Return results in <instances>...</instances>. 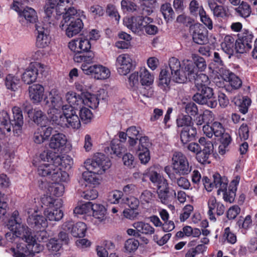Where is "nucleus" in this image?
Wrapping results in <instances>:
<instances>
[{
	"instance_id": "nucleus-46",
	"label": "nucleus",
	"mask_w": 257,
	"mask_h": 257,
	"mask_svg": "<svg viewBox=\"0 0 257 257\" xmlns=\"http://www.w3.org/2000/svg\"><path fill=\"white\" fill-rule=\"evenodd\" d=\"M236 15L245 18L248 17L251 12L250 6L246 2H242L239 6L234 9Z\"/></svg>"
},
{
	"instance_id": "nucleus-50",
	"label": "nucleus",
	"mask_w": 257,
	"mask_h": 257,
	"mask_svg": "<svg viewBox=\"0 0 257 257\" xmlns=\"http://www.w3.org/2000/svg\"><path fill=\"white\" fill-rule=\"evenodd\" d=\"M0 122L8 133L11 131V120L9 113L6 110L0 111Z\"/></svg>"
},
{
	"instance_id": "nucleus-57",
	"label": "nucleus",
	"mask_w": 257,
	"mask_h": 257,
	"mask_svg": "<svg viewBox=\"0 0 257 257\" xmlns=\"http://www.w3.org/2000/svg\"><path fill=\"white\" fill-rule=\"evenodd\" d=\"M139 242L134 238H130L126 240L124 243V248L128 252L135 251L139 246Z\"/></svg>"
},
{
	"instance_id": "nucleus-25",
	"label": "nucleus",
	"mask_w": 257,
	"mask_h": 257,
	"mask_svg": "<svg viewBox=\"0 0 257 257\" xmlns=\"http://www.w3.org/2000/svg\"><path fill=\"white\" fill-rule=\"evenodd\" d=\"M28 90L30 99L33 103L40 104L44 98V87L41 84H35L29 86Z\"/></svg>"
},
{
	"instance_id": "nucleus-11",
	"label": "nucleus",
	"mask_w": 257,
	"mask_h": 257,
	"mask_svg": "<svg viewBox=\"0 0 257 257\" xmlns=\"http://www.w3.org/2000/svg\"><path fill=\"white\" fill-rule=\"evenodd\" d=\"M89 64L84 63L81 65V68L84 74L91 75L96 79H105L109 77L110 71L106 67L100 64Z\"/></svg>"
},
{
	"instance_id": "nucleus-34",
	"label": "nucleus",
	"mask_w": 257,
	"mask_h": 257,
	"mask_svg": "<svg viewBox=\"0 0 257 257\" xmlns=\"http://www.w3.org/2000/svg\"><path fill=\"white\" fill-rule=\"evenodd\" d=\"M10 251L14 257H26L30 255L28 244L24 243H18L16 248L12 247Z\"/></svg>"
},
{
	"instance_id": "nucleus-42",
	"label": "nucleus",
	"mask_w": 257,
	"mask_h": 257,
	"mask_svg": "<svg viewBox=\"0 0 257 257\" xmlns=\"http://www.w3.org/2000/svg\"><path fill=\"white\" fill-rule=\"evenodd\" d=\"M92 211L93 216L99 221L105 219L106 210L103 205L99 204H93Z\"/></svg>"
},
{
	"instance_id": "nucleus-12",
	"label": "nucleus",
	"mask_w": 257,
	"mask_h": 257,
	"mask_svg": "<svg viewBox=\"0 0 257 257\" xmlns=\"http://www.w3.org/2000/svg\"><path fill=\"white\" fill-rule=\"evenodd\" d=\"M26 211L28 214L27 223L30 226L36 229L45 228L47 226V219L38 214L37 209L27 207Z\"/></svg>"
},
{
	"instance_id": "nucleus-37",
	"label": "nucleus",
	"mask_w": 257,
	"mask_h": 257,
	"mask_svg": "<svg viewBox=\"0 0 257 257\" xmlns=\"http://www.w3.org/2000/svg\"><path fill=\"white\" fill-rule=\"evenodd\" d=\"M133 226L137 229L140 235L141 233L146 235H151L155 232L154 228L149 223L143 221L135 222Z\"/></svg>"
},
{
	"instance_id": "nucleus-29",
	"label": "nucleus",
	"mask_w": 257,
	"mask_h": 257,
	"mask_svg": "<svg viewBox=\"0 0 257 257\" xmlns=\"http://www.w3.org/2000/svg\"><path fill=\"white\" fill-rule=\"evenodd\" d=\"M238 184L237 180H233L231 182L228 189L225 187L224 190L221 191L223 193V199L225 202L231 203L234 201Z\"/></svg>"
},
{
	"instance_id": "nucleus-58",
	"label": "nucleus",
	"mask_w": 257,
	"mask_h": 257,
	"mask_svg": "<svg viewBox=\"0 0 257 257\" xmlns=\"http://www.w3.org/2000/svg\"><path fill=\"white\" fill-rule=\"evenodd\" d=\"M238 135L241 140H246L249 138V128L248 125L243 123L238 130Z\"/></svg>"
},
{
	"instance_id": "nucleus-13",
	"label": "nucleus",
	"mask_w": 257,
	"mask_h": 257,
	"mask_svg": "<svg viewBox=\"0 0 257 257\" xmlns=\"http://www.w3.org/2000/svg\"><path fill=\"white\" fill-rule=\"evenodd\" d=\"M169 68L172 80L179 83H183L187 80L186 74L183 72L180 61L177 58L172 57L169 60Z\"/></svg>"
},
{
	"instance_id": "nucleus-53",
	"label": "nucleus",
	"mask_w": 257,
	"mask_h": 257,
	"mask_svg": "<svg viewBox=\"0 0 257 257\" xmlns=\"http://www.w3.org/2000/svg\"><path fill=\"white\" fill-rule=\"evenodd\" d=\"M79 110V118L85 124L90 122L93 117V115L91 111L85 107H81Z\"/></svg>"
},
{
	"instance_id": "nucleus-61",
	"label": "nucleus",
	"mask_w": 257,
	"mask_h": 257,
	"mask_svg": "<svg viewBox=\"0 0 257 257\" xmlns=\"http://www.w3.org/2000/svg\"><path fill=\"white\" fill-rule=\"evenodd\" d=\"M199 16L201 22L207 27L209 30L213 28L212 22L211 19L206 15V12L203 8H201L199 11Z\"/></svg>"
},
{
	"instance_id": "nucleus-4",
	"label": "nucleus",
	"mask_w": 257,
	"mask_h": 257,
	"mask_svg": "<svg viewBox=\"0 0 257 257\" xmlns=\"http://www.w3.org/2000/svg\"><path fill=\"white\" fill-rule=\"evenodd\" d=\"M41 200L43 204L47 207L44 211V214L48 219L58 221L62 218L63 212L60 209L62 206L61 199H54L50 196H45Z\"/></svg>"
},
{
	"instance_id": "nucleus-63",
	"label": "nucleus",
	"mask_w": 257,
	"mask_h": 257,
	"mask_svg": "<svg viewBox=\"0 0 257 257\" xmlns=\"http://www.w3.org/2000/svg\"><path fill=\"white\" fill-rule=\"evenodd\" d=\"M223 236L229 243L233 244H234L237 241V237L236 235L231 231L229 227H227L224 229Z\"/></svg>"
},
{
	"instance_id": "nucleus-54",
	"label": "nucleus",
	"mask_w": 257,
	"mask_h": 257,
	"mask_svg": "<svg viewBox=\"0 0 257 257\" xmlns=\"http://www.w3.org/2000/svg\"><path fill=\"white\" fill-rule=\"evenodd\" d=\"M49 251L51 253H55L58 251L62 247L60 240L55 238H51L47 244Z\"/></svg>"
},
{
	"instance_id": "nucleus-47",
	"label": "nucleus",
	"mask_w": 257,
	"mask_h": 257,
	"mask_svg": "<svg viewBox=\"0 0 257 257\" xmlns=\"http://www.w3.org/2000/svg\"><path fill=\"white\" fill-rule=\"evenodd\" d=\"M160 11L167 22H169L174 17L175 13L171 5L169 3H166L162 5Z\"/></svg>"
},
{
	"instance_id": "nucleus-7",
	"label": "nucleus",
	"mask_w": 257,
	"mask_h": 257,
	"mask_svg": "<svg viewBox=\"0 0 257 257\" xmlns=\"http://www.w3.org/2000/svg\"><path fill=\"white\" fill-rule=\"evenodd\" d=\"M172 167L176 175L184 176L189 174L192 166L187 158L181 152H175L172 157Z\"/></svg>"
},
{
	"instance_id": "nucleus-14",
	"label": "nucleus",
	"mask_w": 257,
	"mask_h": 257,
	"mask_svg": "<svg viewBox=\"0 0 257 257\" xmlns=\"http://www.w3.org/2000/svg\"><path fill=\"white\" fill-rule=\"evenodd\" d=\"M198 142L202 148L196 156V159L201 164L209 163L208 159L213 153V145L211 141L207 140L204 137L200 138Z\"/></svg>"
},
{
	"instance_id": "nucleus-15",
	"label": "nucleus",
	"mask_w": 257,
	"mask_h": 257,
	"mask_svg": "<svg viewBox=\"0 0 257 257\" xmlns=\"http://www.w3.org/2000/svg\"><path fill=\"white\" fill-rule=\"evenodd\" d=\"M44 66L40 63H31L29 67L23 73L22 80L27 84H30L35 82L39 73H42Z\"/></svg>"
},
{
	"instance_id": "nucleus-21",
	"label": "nucleus",
	"mask_w": 257,
	"mask_h": 257,
	"mask_svg": "<svg viewBox=\"0 0 257 257\" xmlns=\"http://www.w3.org/2000/svg\"><path fill=\"white\" fill-rule=\"evenodd\" d=\"M118 72L122 75L128 74L132 67V60L130 55L127 54H122L119 55L116 62Z\"/></svg>"
},
{
	"instance_id": "nucleus-30",
	"label": "nucleus",
	"mask_w": 257,
	"mask_h": 257,
	"mask_svg": "<svg viewBox=\"0 0 257 257\" xmlns=\"http://www.w3.org/2000/svg\"><path fill=\"white\" fill-rule=\"evenodd\" d=\"M65 13L63 15V20L60 25V27L62 29L64 28L65 24L68 22H71V20H75L76 18H79L81 13L82 16L85 17V16L83 15L84 12L83 11H79L78 12L74 7H70L67 10L65 9Z\"/></svg>"
},
{
	"instance_id": "nucleus-51",
	"label": "nucleus",
	"mask_w": 257,
	"mask_h": 257,
	"mask_svg": "<svg viewBox=\"0 0 257 257\" xmlns=\"http://www.w3.org/2000/svg\"><path fill=\"white\" fill-rule=\"evenodd\" d=\"M93 204L91 202L80 203L74 209V213L76 214H86L92 211Z\"/></svg>"
},
{
	"instance_id": "nucleus-23",
	"label": "nucleus",
	"mask_w": 257,
	"mask_h": 257,
	"mask_svg": "<svg viewBox=\"0 0 257 257\" xmlns=\"http://www.w3.org/2000/svg\"><path fill=\"white\" fill-rule=\"evenodd\" d=\"M67 138L63 133H56L51 137L49 146L55 152H61L65 148Z\"/></svg>"
},
{
	"instance_id": "nucleus-19",
	"label": "nucleus",
	"mask_w": 257,
	"mask_h": 257,
	"mask_svg": "<svg viewBox=\"0 0 257 257\" xmlns=\"http://www.w3.org/2000/svg\"><path fill=\"white\" fill-rule=\"evenodd\" d=\"M104 96L105 91L104 89L98 91L97 95L86 92L82 95V105L84 104L92 109L96 108L99 104V100L105 99Z\"/></svg>"
},
{
	"instance_id": "nucleus-36",
	"label": "nucleus",
	"mask_w": 257,
	"mask_h": 257,
	"mask_svg": "<svg viewBox=\"0 0 257 257\" xmlns=\"http://www.w3.org/2000/svg\"><path fill=\"white\" fill-rule=\"evenodd\" d=\"M139 75L140 82L142 86H149L152 85L154 82V76L145 67L140 69Z\"/></svg>"
},
{
	"instance_id": "nucleus-2",
	"label": "nucleus",
	"mask_w": 257,
	"mask_h": 257,
	"mask_svg": "<svg viewBox=\"0 0 257 257\" xmlns=\"http://www.w3.org/2000/svg\"><path fill=\"white\" fill-rule=\"evenodd\" d=\"M9 229L14 230L17 236L28 243L30 251V255L32 257L35 253L39 252L42 249V246L36 242V239L32 235L31 229L22 223L18 211L15 210L7 224Z\"/></svg>"
},
{
	"instance_id": "nucleus-56",
	"label": "nucleus",
	"mask_w": 257,
	"mask_h": 257,
	"mask_svg": "<svg viewBox=\"0 0 257 257\" xmlns=\"http://www.w3.org/2000/svg\"><path fill=\"white\" fill-rule=\"evenodd\" d=\"M110 147L111 151L110 153L116 156L120 155L123 150L122 145L117 139L111 141Z\"/></svg>"
},
{
	"instance_id": "nucleus-45",
	"label": "nucleus",
	"mask_w": 257,
	"mask_h": 257,
	"mask_svg": "<svg viewBox=\"0 0 257 257\" xmlns=\"http://www.w3.org/2000/svg\"><path fill=\"white\" fill-rule=\"evenodd\" d=\"M148 176L150 180L157 186V188L159 187L160 186H163L168 183L167 180L156 171L151 170L149 173Z\"/></svg>"
},
{
	"instance_id": "nucleus-10",
	"label": "nucleus",
	"mask_w": 257,
	"mask_h": 257,
	"mask_svg": "<svg viewBox=\"0 0 257 257\" xmlns=\"http://www.w3.org/2000/svg\"><path fill=\"white\" fill-rule=\"evenodd\" d=\"M37 31L36 46L40 48H46L49 47L51 42L50 31L51 23L44 22H38L35 25Z\"/></svg>"
},
{
	"instance_id": "nucleus-38",
	"label": "nucleus",
	"mask_w": 257,
	"mask_h": 257,
	"mask_svg": "<svg viewBox=\"0 0 257 257\" xmlns=\"http://www.w3.org/2000/svg\"><path fill=\"white\" fill-rule=\"evenodd\" d=\"M213 178L214 187L218 188L217 195H220L221 191L224 190L225 187H227L228 180L226 177L224 176L222 177L217 173H215L213 175Z\"/></svg>"
},
{
	"instance_id": "nucleus-39",
	"label": "nucleus",
	"mask_w": 257,
	"mask_h": 257,
	"mask_svg": "<svg viewBox=\"0 0 257 257\" xmlns=\"http://www.w3.org/2000/svg\"><path fill=\"white\" fill-rule=\"evenodd\" d=\"M235 41L234 38L232 36H225L221 44L222 50L228 54H232L234 51Z\"/></svg>"
},
{
	"instance_id": "nucleus-62",
	"label": "nucleus",
	"mask_w": 257,
	"mask_h": 257,
	"mask_svg": "<svg viewBox=\"0 0 257 257\" xmlns=\"http://www.w3.org/2000/svg\"><path fill=\"white\" fill-rule=\"evenodd\" d=\"M88 12L94 18L102 16L104 14V9L98 5L91 6L89 8Z\"/></svg>"
},
{
	"instance_id": "nucleus-59",
	"label": "nucleus",
	"mask_w": 257,
	"mask_h": 257,
	"mask_svg": "<svg viewBox=\"0 0 257 257\" xmlns=\"http://www.w3.org/2000/svg\"><path fill=\"white\" fill-rule=\"evenodd\" d=\"M183 108L185 112L189 115L194 116L198 113V108L197 105L193 102L188 103H184L183 104Z\"/></svg>"
},
{
	"instance_id": "nucleus-52",
	"label": "nucleus",
	"mask_w": 257,
	"mask_h": 257,
	"mask_svg": "<svg viewBox=\"0 0 257 257\" xmlns=\"http://www.w3.org/2000/svg\"><path fill=\"white\" fill-rule=\"evenodd\" d=\"M97 174L93 172V171L87 170L82 174V178L87 182L97 185L99 183V179L97 176Z\"/></svg>"
},
{
	"instance_id": "nucleus-60",
	"label": "nucleus",
	"mask_w": 257,
	"mask_h": 257,
	"mask_svg": "<svg viewBox=\"0 0 257 257\" xmlns=\"http://www.w3.org/2000/svg\"><path fill=\"white\" fill-rule=\"evenodd\" d=\"M172 181L176 183L178 187L183 189H189L190 187L189 181L188 179L184 177L180 176L177 178L176 176H175V179Z\"/></svg>"
},
{
	"instance_id": "nucleus-5",
	"label": "nucleus",
	"mask_w": 257,
	"mask_h": 257,
	"mask_svg": "<svg viewBox=\"0 0 257 257\" xmlns=\"http://www.w3.org/2000/svg\"><path fill=\"white\" fill-rule=\"evenodd\" d=\"M79 52L75 54L74 61L77 63L83 62L91 64L94 62V53L90 50L91 44L89 40L81 37L78 39Z\"/></svg>"
},
{
	"instance_id": "nucleus-22",
	"label": "nucleus",
	"mask_w": 257,
	"mask_h": 257,
	"mask_svg": "<svg viewBox=\"0 0 257 257\" xmlns=\"http://www.w3.org/2000/svg\"><path fill=\"white\" fill-rule=\"evenodd\" d=\"M193 41L198 44L203 45L208 41L207 31L205 28L201 25H194L190 28Z\"/></svg>"
},
{
	"instance_id": "nucleus-18",
	"label": "nucleus",
	"mask_w": 257,
	"mask_h": 257,
	"mask_svg": "<svg viewBox=\"0 0 257 257\" xmlns=\"http://www.w3.org/2000/svg\"><path fill=\"white\" fill-rule=\"evenodd\" d=\"M157 195L159 201L164 204L170 205L176 197V192L174 190H171L168 182L157 188Z\"/></svg>"
},
{
	"instance_id": "nucleus-43",
	"label": "nucleus",
	"mask_w": 257,
	"mask_h": 257,
	"mask_svg": "<svg viewBox=\"0 0 257 257\" xmlns=\"http://www.w3.org/2000/svg\"><path fill=\"white\" fill-rule=\"evenodd\" d=\"M171 76L168 70H162L159 76V86L164 90H167L169 87Z\"/></svg>"
},
{
	"instance_id": "nucleus-49",
	"label": "nucleus",
	"mask_w": 257,
	"mask_h": 257,
	"mask_svg": "<svg viewBox=\"0 0 257 257\" xmlns=\"http://www.w3.org/2000/svg\"><path fill=\"white\" fill-rule=\"evenodd\" d=\"M28 114L29 117H32L33 121L38 124H41L42 121L46 118L45 115L40 109L29 110Z\"/></svg>"
},
{
	"instance_id": "nucleus-16",
	"label": "nucleus",
	"mask_w": 257,
	"mask_h": 257,
	"mask_svg": "<svg viewBox=\"0 0 257 257\" xmlns=\"http://www.w3.org/2000/svg\"><path fill=\"white\" fill-rule=\"evenodd\" d=\"M152 22V19L143 16L132 17L124 20V23L126 27L135 33L141 31L145 26V24Z\"/></svg>"
},
{
	"instance_id": "nucleus-31",
	"label": "nucleus",
	"mask_w": 257,
	"mask_h": 257,
	"mask_svg": "<svg viewBox=\"0 0 257 257\" xmlns=\"http://www.w3.org/2000/svg\"><path fill=\"white\" fill-rule=\"evenodd\" d=\"M65 99L69 104L67 106H71L74 109L80 108L82 106V97L75 92L70 91L65 94Z\"/></svg>"
},
{
	"instance_id": "nucleus-27",
	"label": "nucleus",
	"mask_w": 257,
	"mask_h": 257,
	"mask_svg": "<svg viewBox=\"0 0 257 257\" xmlns=\"http://www.w3.org/2000/svg\"><path fill=\"white\" fill-rule=\"evenodd\" d=\"M65 34L69 38H72L78 34L83 28V23L80 18L71 20L68 25H66Z\"/></svg>"
},
{
	"instance_id": "nucleus-64",
	"label": "nucleus",
	"mask_w": 257,
	"mask_h": 257,
	"mask_svg": "<svg viewBox=\"0 0 257 257\" xmlns=\"http://www.w3.org/2000/svg\"><path fill=\"white\" fill-rule=\"evenodd\" d=\"M152 144L148 137H143L140 139L138 146V151H149V148Z\"/></svg>"
},
{
	"instance_id": "nucleus-8",
	"label": "nucleus",
	"mask_w": 257,
	"mask_h": 257,
	"mask_svg": "<svg viewBox=\"0 0 257 257\" xmlns=\"http://www.w3.org/2000/svg\"><path fill=\"white\" fill-rule=\"evenodd\" d=\"M49 96L50 101L46 98H45L44 101L46 104L48 105L49 107L48 110V114L50 121H52L53 116H57L62 112L60 108L62 110V106L64 105H63V101L62 96L57 89H52L49 92Z\"/></svg>"
},
{
	"instance_id": "nucleus-24",
	"label": "nucleus",
	"mask_w": 257,
	"mask_h": 257,
	"mask_svg": "<svg viewBox=\"0 0 257 257\" xmlns=\"http://www.w3.org/2000/svg\"><path fill=\"white\" fill-rule=\"evenodd\" d=\"M12 111L13 119L11 120V125L13 127V131L15 134L19 136L22 133L24 123L22 111L21 109L18 106L13 107Z\"/></svg>"
},
{
	"instance_id": "nucleus-3",
	"label": "nucleus",
	"mask_w": 257,
	"mask_h": 257,
	"mask_svg": "<svg viewBox=\"0 0 257 257\" xmlns=\"http://www.w3.org/2000/svg\"><path fill=\"white\" fill-rule=\"evenodd\" d=\"M51 121L53 124L62 127L77 130L81 126L80 119L76 109L66 104L62 106V112L57 116H53Z\"/></svg>"
},
{
	"instance_id": "nucleus-40",
	"label": "nucleus",
	"mask_w": 257,
	"mask_h": 257,
	"mask_svg": "<svg viewBox=\"0 0 257 257\" xmlns=\"http://www.w3.org/2000/svg\"><path fill=\"white\" fill-rule=\"evenodd\" d=\"M20 21H23V19L26 20L29 23H35L37 20V16L36 11L32 8H26L19 15Z\"/></svg>"
},
{
	"instance_id": "nucleus-55",
	"label": "nucleus",
	"mask_w": 257,
	"mask_h": 257,
	"mask_svg": "<svg viewBox=\"0 0 257 257\" xmlns=\"http://www.w3.org/2000/svg\"><path fill=\"white\" fill-rule=\"evenodd\" d=\"M192 117L189 115H182L177 119V124L179 127L193 126Z\"/></svg>"
},
{
	"instance_id": "nucleus-1",
	"label": "nucleus",
	"mask_w": 257,
	"mask_h": 257,
	"mask_svg": "<svg viewBox=\"0 0 257 257\" xmlns=\"http://www.w3.org/2000/svg\"><path fill=\"white\" fill-rule=\"evenodd\" d=\"M53 156L54 154L50 151H44L40 155L38 162L34 163L38 168V173L55 182H65L68 179V174L53 163Z\"/></svg>"
},
{
	"instance_id": "nucleus-9",
	"label": "nucleus",
	"mask_w": 257,
	"mask_h": 257,
	"mask_svg": "<svg viewBox=\"0 0 257 257\" xmlns=\"http://www.w3.org/2000/svg\"><path fill=\"white\" fill-rule=\"evenodd\" d=\"M196 92L192 97L193 100L201 105H206L211 108L216 106L217 102L214 96L213 90L210 87L197 88Z\"/></svg>"
},
{
	"instance_id": "nucleus-48",
	"label": "nucleus",
	"mask_w": 257,
	"mask_h": 257,
	"mask_svg": "<svg viewBox=\"0 0 257 257\" xmlns=\"http://www.w3.org/2000/svg\"><path fill=\"white\" fill-rule=\"evenodd\" d=\"M193 80L194 81L196 88L208 87L210 83L208 77L203 73L198 74Z\"/></svg>"
},
{
	"instance_id": "nucleus-32",
	"label": "nucleus",
	"mask_w": 257,
	"mask_h": 257,
	"mask_svg": "<svg viewBox=\"0 0 257 257\" xmlns=\"http://www.w3.org/2000/svg\"><path fill=\"white\" fill-rule=\"evenodd\" d=\"M208 5L213 15L222 18H228L227 10L224 7L217 5L215 0H208Z\"/></svg>"
},
{
	"instance_id": "nucleus-26",
	"label": "nucleus",
	"mask_w": 257,
	"mask_h": 257,
	"mask_svg": "<svg viewBox=\"0 0 257 257\" xmlns=\"http://www.w3.org/2000/svg\"><path fill=\"white\" fill-rule=\"evenodd\" d=\"M219 74L222 79L228 81L230 85L234 89H238L242 85L240 79L228 70L222 68L219 69Z\"/></svg>"
},
{
	"instance_id": "nucleus-20",
	"label": "nucleus",
	"mask_w": 257,
	"mask_h": 257,
	"mask_svg": "<svg viewBox=\"0 0 257 257\" xmlns=\"http://www.w3.org/2000/svg\"><path fill=\"white\" fill-rule=\"evenodd\" d=\"M62 229L65 231L70 232L74 237H81L85 235L86 225L82 222L73 224L72 221H67L62 225Z\"/></svg>"
},
{
	"instance_id": "nucleus-6",
	"label": "nucleus",
	"mask_w": 257,
	"mask_h": 257,
	"mask_svg": "<svg viewBox=\"0 0 257 257\" xmlns=\"http://www.w3.org/2000/svg\"><path fill=\"white\" fill-rule=\"evenodd\" d=\"M110 166V160L101 153H98L92 159H87L84 162V166L87 170L93 171L97 174H102Z\"/></svg>"
},
{
	"instance_id": "nucleus-44",
	"label": "nucleus",
	"mask_w": 257,
	"mask_h": 257,
	"mask_svg": "<svg viewBox=\"0 0 257 257\" xmlns=\"http://www.w3.org/2000/svg\"><path fill=\"white\" fill-rule=\"evenodd\" d=\"M5 84L8 89L15 91L20 87V80L17 76L9 74L6 77Z\"/></svg>"
},
{
	"instance_id": "nucleus-33",
	"label": "nucleus",
	"mask_w": 257,
	"mask_h": 257,
	"mask_svg": "<svg viewBox=\"0 0 257 257\" xmlns=\"http://www.w3.org/2000/svg\"><path fill=\"white\" fill-rule=\"evenodd\" d=\"M53 163L56 164V166L65 169H69L71 168L72 164V159L68 156H60L59 155L53 156Z\"/></svg>"
},
{
	"instance_id": "nucleus-35",
	"label": "nucleus",
	"mask_w": 257,
	"mask_h": 257,
	"mask_svg": "<svg viewBox=\"0 0 257 257\" xmlns=\"http://www.w3.org/2000/svg\"><path fill=\"white\" fill-rule=\"evenodd\" d=\"M196 134V129L194 126L184 127L180 134L181 141L182 143L187 144L193 140Z\"/></svg>"
},
{
	"instance_id": "nucleus-17",
	"label": "nucleus",
	"mask_w": 257,
	"mask_h": 257,
	"mask_svg": "<svg viewBox=\"0 0 257 257\" xmlns=\"http://www.w3.org/2000/svg\"><path fill=\"white\" fill-rule=\"evenodd\" d=\"M207 205L208 207L207 214L209 219L213 222H215L216 220L215 214L217 216H221L225 211V207L223 204L218 202L214 196L209 197Z\"/></svg>"
},
{
	"instance_id": "nucleus-28",
	"label": "nucleus",
	"mask_w": 257,
	"mask_h": 257,
	"mask_svg": "<svg viewBox=\"0 0 257 257\" xmlns=\"http://www.w3.org/2000/svg\"><path fill=\"white\" fill-rule=\"evenodd\" d=\"M53 128L45 125L39 127L34 135V141L35 143L40 144L47 140L52 133Z\"/></svg>"
},
{
	"instance_id": "nucleus-41",
	"label": "nucleus",
	"mask_w": 257,
	"mask_h": 257,
	"mask_svg": "<svg viewBox=\"0 0 257 257\" xmlns=\"http://www.w3.org/2000/svg\"><path fill=\"white\" fill-rule=\"evenodd\" d=\"M184 71L183 72L186 74L187 79L188 78L190 81L194 79L195 77L198 73L197 68L195 66V64L191 61L187 60L185 63Z\"/></svg>"
}]
</instances>
